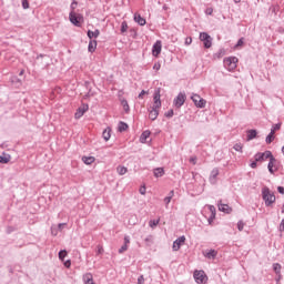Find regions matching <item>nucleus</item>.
I'll return each mask as SVG.
<instances>
[{
	"mask_svg": "<svg viewBox=\"0 0 284 284\" xmlns=\"http://www.w3.org/2000/svg\"><path fill=\"white\" fill-rule=\"evenodd\" d=\"M262 199L266 207H272V205L276 203V195H274V192H272V190H270L267 186L262 189Z\"/></svg>",
	"mask_w": 284,
	"mask_h": 284,
	"instance_id": "1",
	"label": "nucleus"
},
{
	"mask_svg": "<svg viewBox=\"0 0 284 284\" xmlns=\"http://www.w3.org/2000/svg\"><path fill=\"white\" fill-rule=\"evenodd\" d=\"M239 63V58L236 57H229L224 59V67L229 70H236V64Z\"/></svg>",
	"mask_w": 284,
	"mask_h": 284,
	"instance_id": "2",
	"label": "nucleus"
},
{
	"mask_svg": "<svg viewBox=\"0 0 284 284\" xmlns=\"http://www.w3.org/2000/svg\"><path fill=\"white\" fill-rule=\"evenodd\" d=\"M200 41H202L204 48L206 50H210L212 48V36H210L207 32H201L200 33Z\"/></svg>",
	"mask_w": 284,
	"mask_h": 284,
	"instance_id": "3",
	"label": "nucleus"
},
{
	"mask_svg": "<svg viewBox=\"0 0 284 284\" xmlns=\"http://www.w3.org/2000/svg\"><path fill=\"white\" fill-rule=\"evenodd\" d=\"M191 100L193 101L195 108H200L203 109L205 108V105H207V101L203 98H201V95L193 93L191 95Z\"/></svg>",
	"mask_w": 284,
	"mask_h": 284,
	"instance_id": "4",
	"label": "nucleus"
},
{
	"mask_svg": "<svg viewBox=\"0 0 284 284\" xmlns=\"http://www.w3.org/2000/svg\"><path fill=\"white\" fill-rule=\"evenodd\" d=\"M69 21L77 28H81V21H83V16L77 14L74 11L69 13Z\"/></svg>",
	"mask_w": 284,
	"mask_h": 284,
	"instance_id": "5",
	"label": "nucleus"
},
{
	"mask_svg": "<svg viewBox=\"0 0 284 284\" xmlns=\"http://www.w3.org/2000/svg\"><path fill=\"white\" fill-rule=\"evenodd\" d=\"M187 99V97L185 95V92H180L176 98L173 100V104L175 105V108L180 109L183 108V105L185 104V100Z\"/></svg>",
	"mask_w": 284,
	"mask_h": 284,
	"instance_id": "6",
	"label": "nucleus"
},
{
	"mask_svg": "<svg viewBox=\"0 0 284 284\" xmlns=\"http://www.w3.org/2000/svg\"><path fill=\"white\" fill-rule=\"evenodd\" d=\"M184 244H185V235L178 237L173 242V246H172L173 252H179L181 250V246Z\"/></svg>",
	"mask_w": 284,
	"mask_h": 284,
	"instance_id": "7",
	"label": "nucleus"
},
{
	"mask_svg": "<svg viewBox=\"0 0 284 284\" xmlns=\"http://www.w3.org/2000/svg\"><path fill=\"white\" fill-rule=\"evenodd\" d=\"M193 276L195 278V282L199 283V284H203L205 283L207 276H205V272L203 271H195L193 273Z\"/></svg>",
	"mask_w": 284,
	"mask_h": 284,
	"instance_id": "8",
	"label": "nucleus"
},
{
	"mask_svg": "<svg viewBox=\"0 0 284 284\" xmlns=\"http://www.w3.org/2000/svg\"><path fill=\"white\" fill-rule=\"evenodd\" d=\"M153 101V108H161V89L154 91Z\"/></svg>",
	"mask_w": 284,
	"mask_h": 284,
	"instance_id": "9",
	"label": "nucleus"
},
{
	"mask_svg": "<svg viewBox=\"0 0 284 284\" xmlns=\"http://www.w3.org/2000/svg\"><path fill=\"white\" fill-rule=\"evenodd\" d=\"M88 110H90V106L88 104H82L75 112V119H81V116H83Z\"/></svg>",
	"mask_w": 284,
	"mask_h": 284,
	"instance_id": "10",
	"label": "nucleus"
},
{
	"mask_svg": "<svg viewBox=\"0 0 284 284\" xmlns=\"http://www.w3.org/2000/svg\"><path fill=\"white\" fill-rule=\"evenodd\" d=\"M163 45L161 44V41L158 40L153 47H152V54L153 57H159V54H161V50H162Z\"/></svg>",
	"mask_w": 284,
	"mask_h": 284,
	"instance_id": "11",
	"label": "nucleus"
},
{
	"mask_svg": "<svg viewBox=\"0 0 284 284\" xmlns=\"http://www.w3.org/2000/svg\"><path fill=\"white\" fill-rule=\"evenodd\" d=\"M159 110H161V108L152 106L151 110L149 109V119L151 121H156L159 118Z\"/></svg>",
	"mask_w": 284,
	"mask_h": 284,
	"instance_id": "12",
	"label": "nucleus"
},
{
	"mask_svg": "<svg viewBox=\"0 0 284 284\" xmlns=\"http://www.w3.org/2000/svg\"><path fill=\"white\" fill-rule=\"evenodd\" d=\"M219 252L214 248H211L204 253L205 258H209L210 261H214L216 258Z\"/></svg>",
	"mask_w": 284,
	"mask_h": 284,
	"instance_id": "13",
	"label": "nucleus"
},
{
	"mask_svg": "<svg viewBox=\"0 0 284 284\" xmlns=\"http://www.w3.org/2000/svg\"><path fill=\"white\" fill-rule=\"evenodd\" d=\"M216 176H219V168H214L211 171V175H210V183L212 185H216Z\"/></svg>",
	"mask_w": 284,
	"mask_h": 284,
	"instance_id": "14",
	"label": "nucleus"
},
{
	"mask_svg": "<svg viewBox=\"0 0 284 284\" xmlns=\"http://www.w3.org/2000/svg\"><path fill=\"white\" fill-rule=\"evenodd\" d=\"M99 34H101V31L99 29H95L94 31L88 30L87 37L92 40V39H99Z\"/></svg>",
	"mask_w": 284,
	"mask_h": 284,
	"instance_id": "15",
	"label": "nucleus"
},
{
	"mask_svg": "<svg viewBox=\"0 0 284 284\" xmlns=\"http://www.w3.org/2000/svg\"><path fill=\"white\" fill-rule=\"evenodd\" d=\"M247 141H254L256 139L258 132L255 129H251L246 132Z\"/></svg>",
	"mask_w": 284,
	"mask_h": 284,
	"instance_id": "16",
	"label": "nucleus"
},
{
	"mask_svg": "<svg viewBox=\"0 0 284 284\" xmlns=\"http://www.w3.org/2000/svg\"><path fill=\"white\" fill-rule=\"evenodd\" d=\"M150 130H145L142 132V134L140 135V143H146L148 139H150Z\"/></svg>",
	"mask_w": 284,
	"mask_h": 284,
	"instance_id": "17",
	"label": "nucleus"
},
{
	"mask_svg": "<svg viewBox=\"0 0 284 284\" xmlns=\"http://www.w3.org/2000/svg\"><path fill=\"white\" fill-rule=\"evenodd\" d=\"M82 281L84 284H90L94 281V277L92 276V273H87L82 276Z\"/></svg>",
	"mask_w": 284,
	"mask_h": 284,
	"instance_id": "18",
	"label": "nucleus"
},
{
	"mask_svg": "<svg viewBox=\"0 0 284 284\" xmlns=\"http://www.w3.org/2000/svg\"><path fill=\"white\" fill-rule=\"evenodd\" d=\"M94 161H97L94 156H82V163H84L85 165H92Z\"/></svg>",
	"mask_w": 284,
	"mask_h": 284,
	"instance_id": "19",
	"label": "nucleus"
},
{
	"mask_svg": "<svg viewBox=\"0 0 284 284\" xmlns=\"http://www.w3.org/2000/svg\"><path fill=\"white\" fill-rule=\"evenodd\" d=\"M219 210L225 214H230L232 212V207H230L227 204H219Z\"/></svg>",
	"mask_w": 284,
	"mask_h": 284,
	"instance_id": "20",
	"label": "nucleus"
},
{
	"mask_svg": "<svg viewBox=\"0 0 284 284\" xmlns=\"http://www.w3.org/2000/svg\"><path fill=\"white\" fill-rule=\"evenodd\" d=\"M134 21L139 26H145L146 23L145 18L141 17V14H134Z\"/></svg>",
	"mask_w": 284,
	"mask_h": 284,
	"instance_id": "21",
	"label": "nucleus"
},
{
	"mask_svg": "<svg viewBox=\"0 0 284 284\" xmlns=\"http://www.w3.org/2000/svg\"><path fill=\"white\" fill-rule=\"evenodd\" d=\"M274 163H276V158H272L267 164V170L270 174H274Z\"/></svg>",
	"mask_w": 284,
	"mask_h": 284,
	"instance_id": "22",
	"label": "nucleus"
},
{
	"mask_svg": "<svg viewBox=\"0 0 284 284\" xmlns=\"http://www.w3.org/2000/svg\"><path fill=\"white\" fill-rule=\"evenodd\" d=\"M153 174L156 179H160V176H163V174H165V170L163 168H156L154 169Z\"/></svg>",
	"mask_w": 284,
	"mask_h": 284,
	"instance_id": "23",
	"label": "nucleus"
},
{
	"mask_svg": "<svg viewBox=\"0 0 284 284\" xmlns=\"http://www.w3.org/2000/svg\"><path fill=\"white\" fill-rule=\"evenodd\" d=\"M130 128L128 123L120 121L118 124V132H125Z\"/></svg>",
	"mask_w": 284,
	"mask_h": 284,
	"instance_id": "24",
	"label": "nucleus"
},
{
	"mask_svg": "<svg viewBox=\"0 0 284 284\" xmlns=\"http://www.w3.org/2000/svg\"><path fill=\"white\" fill-rule=\"evenodd\" d=\"M210 210H211V216L207 219L209 221V225H212V223H214V219H216V212H214V206L210 205Z\"/></svg>",
	"mask_w": 284,
	"mask_h": 284,
	"instance_id": "25",
	"label": "nucleus"
},
{
	"mask_svg": "<svg viewBox=\"0 0 284 284\" xmlns=\"http://www.w3.org/2000/svg\"><path fill=\"white\" fill-rule=\"evenodd\" d=\"M89 52H95L97 50V40H90L88 45Z\"/></svg>",
	"mask_w": 284,
	"mask_h": 284,
	"instance_id": "26",
	"label": "nucleus"
},
{
	"mask_svg": "<svg viewBox=\"0 0 284 284\" xmlns=\"http://www.w3.org/2000/svg\"><path fill=\"white\" fill-rule=\"evenodd\" d=\"M10 159H11L10 154L2 153V155H0V163H3V164L10 163Z\"/></svg>",
	"mask_w": 284,
	"mask_h": 284,
	"instance_id": "27",
	"label": "nucleus"
},
{
	"mask_svg": "<svg viewBox=\"0 0 284 284\" xmlns=\"http://www.w3.org/2000/svg\"><path fill=\"white\" fill-rule=\"evenodd\" d=\"M254 159H255V161H257V163H260V162L262 163L263 161H266L264 153H261V152H257V153L254 155Z\"/></svg>",
	"mask_w": 284,
	"mask_h": 284,
	"instance_id": "28",
	"label": "nucleus"
},
{
	"mask_svg": "<svg viewBox=\"0 0 284 284\" xmlns=\"http://www.w3.org/2000/svg\"><path fill=\"white\" fill-rule=\"evenodd\" d=\"M110 132H111L110 128L103 131L102 138L104 139V141H110V138L112 136Z\"/></svg>",
	"mask_w": 284,
	"mask_h": 284,
	"instance_id": "29",
	"label": "nucleus"
},
{
	"mask_svg": "<svg viewBox=\"0 0 284 284\" xmlns=\"http://www.w3.org/2000/svg\"><path fill=\"white\" fill-rule=\"evenodd\" d=\"M275 136H274V132H270V134L266 136L265 139V143L267 145H270V143H272L274 141Z\"/></svg>",
	"mask_w": 284,
	"mask_h": 284,
	"instance_id": "30",
	"label": "nucleus"
},
{
	"mask_svg": "<svg viewBox=\"0 0 284 284\" xmlns=\"http://www.w3.org/2000/svg\"><path fill=\"white\" fill-rule=\"evenodd\" d=\"M245 43V38H240L236 42V44L234 45L235 50H239V48L243 47Z\"/></svg>",
	"mask_w": 284,
	"mask_h": 284,
	"instance_id": "31",
	"label": "nucleus"
},
{
	"mask_svg": "<svg viewBox=\"0 0 284 284\" xmlns=\"http://www.w3.org/2000/svg\"><path fill=\"white\" fill-rule=\"evenodd\" d=\"M118 174H120V176H123L124 174H128V168L118 166Z\"/></svg>",
	"mask_w": 284,
	"mask_h": 284,
	"instance_id": "32",
	"label": "nucleus"
},
{
	"mask_svg": "<svg viewBox=\"0 0 284 284\" xmlns=\"http://www.w3.org/2000/svg\"><path fill=\"white\" fill-rule=\"evenodd\" d=\"M281 125L282 123H276V124H273L272 129H271V132H273V134H276V132H278V130H281Z\"/></svg>",
	"mask_w": 284,
	"mask_h": 284,
	"instance_id": "33",
	"label": "nucleus"
},
{
	"mask_svg": "<svg viewBox=\"0 0 284 284\" xmlns=\"http://www.w3.org/2000/svg\"><path fill=\"white\" fill-rule=\"evenodd\" d=\"M58 256H59L60 261H63V260L68 256V251L61 250V251L58 253Z\"/></svg>",
	"mask_w": 284,
	"mask_h": 284,
	"instance_id": "34",
	"label": "nucleus"
},
{
	"mask_svg": "<svg viewBox=\"0 0 284 284\" xmlns=\"http://www.w3.org/2000/svg\"><path fill=\"white\" fill-rule=\"evenodd\" d=\"M264 154V159L267 161V159H270V161H272V159H274V155L272 154V151H265L263 152Z\"/></svg>",
	"mask_w": 284,
	"mask_h": 284,
	"instance_id": "35",
	"label": "nucleus"
},
{
	"mask_svg": "<svg viewBox=\"0 0 284 284\" xmlns=\"http://www.w3.org/2000/svg\"><path fill=\"white\" fill-rule=\"evenodd\" d=\"M273 270L275 274H281V264L278 263L273 264Z\"/></svg>",
	"mask_w": 284,
	"mask_h": 284,
	"instance_id": "36",
	"label": "nucleus"
},
{
	"mask_svg": "<svg viewBox=\"0 0 284 284\" xmlns=\"http://www.w3.org/2000/svg\"><path fill=\"white\" fill-rule=\"evenodd\" d=\"M121 32H122V34L128 32V22L123 21L121 23Z\"/></svg>",
	"mask_w": 284,
	"mask_h": 284,
	"instance_id": "37",
	"label": "nucleus"
},
{
	"mask_svg": "<svg viewBox=\"0 0 284 284\" xmlns=\"http://www.w3.org/2000/svg\"><path fill=\"white\" fill-rule=\"evenodd\" d=\"M233 149L235 152H243V145L241 143H236Z\"/></svg>",
	"mask_w": 284,
	"mask_h": 284,
	"instance_id": "38",
	"label": "nucleus"
},
{
	"mask_svg": "<svg viewBox=\"0 0 284 284\" xmlns=\"http://www.w3.org/2000/svg\"><path fill=\"white\" fill-rule=\"evenodd\" d=\"M164 116H166V119H172V116H174V110L170 109L164 113Z\"/></svg>",
	"mask_w": 284,
	"mask_h": 284,
	"instance_id": "39",
	"label": "nucleus"
},
{
	"mask_svg": "<svg viewBox=\"0 0 284 284\" xmlns=\"http://www.w3.org/2000/svg\"><path fill=\"white\" fill-rule=\"evenodd\" d=\"M123 110L124 112H130V104H128V101H122Z\"/></svg>",
	"mask_w": 284,
	"mask_h": 284,
	"instance_id": "40",
	"label": "nucleus"
},
{
	"mask_svg": "<svg viewBox=\"0 0 284 284\" xmlns=\"http://www.w3.org/2000/svg\"><path fill=\"white\" fill-rule=\"evenodd\" d=\"M243 227H245V223L240 220V221L237 222V230H239V232H243Z\"/></svg>",
	"mask_w": 284,
	"mask_h": 284,
	"instance_id": "41",
	"label": "nucleus"
},
{
	"mask_svg": "<svg viewBox=\"0 0 284 284\" xmlns=\"http://www.w3.org/2000/svg\"><path fill=\"white\" fill-rule=\"evenodd\" d=\"M77 6H79V2H77V0H73L70 6L71 12H74V10H77Z\"/></svg>",
	"mask_w": 284,
	"mask_h": 284,
	"instance_id": "42",
	"label": "nucleus"
},
{
	"mask_svg": "<svg viewBox=\"0 0 284 284\" xmlns=\"http://www.w3.org/2000/svg\"><path fill=\"white\" fill-rule=\"evenodd\" d=\"M225 54V49H220L217 53H215V57H217V59H221V57H224Z\"/></svg>",
	"mask_w": 284,
	"mask_h": 284,
	"instance_id": "43",
	"label": "nucleus"
},
{
	"mask_svg": "<svg viewBox=\"0 0 284 284\" xmlns=\"http://www.w3.org/2000/svg\"><path fill=\"white\" fill-rule=\"evenodd\" d=\"M149 225H150V227H156V225H159V220H151L149 222Z\"/></svg>",
	"mask_w": 284,
	"mask_h": 284,
	"instance_id": "44",
	"label": "nucleus"
},
{
	"mask_svg": "<svg viewBox=\"0 0 284 284\" xmlns=\"http://www.w3.org/2000/svg\"><path fill=\"white\" fill-rule=\"evenodd\" d=\"M22 8L23 10H28V8H30V2H28V0H22Z\"/></svg>",
	"mask_w": 284,
	"mask_h": 284,
	"instance_id": "45",
	"label": "nucleus"
},
{
	"mask_svg": "<svg viewBox=\"0 0 284 284\" xmlns=\"http://www.w3.org/2000/svg\"><path fill=\"white\" fill-rule=\"evenodd\" d=\"M128 251V245L123 244L120 248H119V254H123V252Z\"/></svg>",
	"mask_w": 284,
	"mask_h": 284,
	"instance_id": "46",
	"label": "nucleus"
},
{
	"mask_svg": "<svg viewBox=\"0 0 284 284\" xmlns=\"http://www.w3.org/2000/svg\"><path fill=\"white\" fill-rule=\"evenodd\" d=\"M84 88H87V90H88L89 92H92V87H91V84H90V81H84Z\"/></svg>",
	"mask_w": 284,
	"mask_h": 284,
	"instance_id": "47",
	"label": "nucleus"
},
{
	"mask_svg": "<svg viewBox=\"0 0 284 284\" xmlns=\"http://www.w3.org/2000/svg\"><path fill=\"white\" fill-rule=\"evenodd\" d=\"M153 70L159 72V70H161V62H155L154 65H153Z\"/></svg>",
	"mask_w": 284,
	"mask_h": 284,
	"instance_id": "48",
	"label": "nucleus"
},
{
	"mask_svg": "<svg viewBox=\"0 0 284 284\" xmlns=\"http://www.w3.org/2000/svg\"><path fill=\"white\" fill-rule=\"evenodd\" d=\"M258 163V161H253L251 164H250V168H252V170H256V168H257V164Z\"/></svg>",
	"mask_w": 284,
	"mask_h": 284,
	"instance_id": "49",
	"label": "nucleus"
},
{
	"mask_svg": "<svg viewBox=\"0 0 284 284\" xmlns=\"http://www.w3.org/2000/svg\"><path fill=\"white\" fill-rule=\"evenodd\" d=\"M143 283H145V277H143V275H140L138 277V284H143Z\"/></svg>",
	"mask_w": 284,
	"mask_h": 284,
	"instance_id": "50",
	"label": "nucleus"
},
{
	"mask_svg": "<svg viewBox=\"0 0 284 284\" xmlns=\"http://www.w3.org/2000/svg\"><path fill=\"white\" fill-rule=\"evenodd\" d=\"M65 225H68L67 223H60V224H58V230L60 231V232H63V229L65 227Z\"/></svg>",
	"mask_w": 284,
	"mask_h": 284,
	"instance_id": "51",
	"label": "nucleus"
},
{
	"mask_svg": "<svg viewBox=\"0 0 284 284\" xmlns=\"http://www.w3.org/2000/svg\"><path fill=\"white\" fill-rule=\"evenodd\" d=\"M145 94H148V91L142 90V91L139 93L138 99H143V97H145Z\"/></svg>",
	"mask_w": 284,
	"mask_h": 284,
	"instance_id": "52",
	"label": "nucleus"
},
{
	"mask_svg": "<svg viewBox=\"0 0 284 284\" xmlns=\"http://www.w3.org/2000/svg\"><path fill=\"white\" fill-rule=\"evenodd\" d=\"M189 162L192 163V165H196V156L190 158Z\"/></svg>",
	"mask_w": 284,
	"mask_h": 284,
	"instance_id": "53",
	"label": "nucleus"
},
{
	"mask_svg": "<svg viewBox=\"0 0 284 284\" xmlns=\"http://www.w3.org/2000/svg\"><path fill=\"white\" fill-rule=\"evenodd\" d=\"M278 230L280 232H284V220L281 221Z\"/></svg>",
	"mask_w": 284,
	"mask_h": 284,
	"instance_id": "54",
	"label": "nucleus"
},
{
	"mask_svg": "<svg viewBox=\"0 0 284 284\" xmlns=\"http://www.w3.org/2000/svg\"><path fill=\"white\" fill-rule=\"evenodd\" d=\"M185 45H192V38H186L185 39Z\"/></svg>",
	"mask_w": 284,
	"mask_h": 284,
	"instance_id": "55",
	"label": "nucleus"
},
{
	"mask_svg": "<svg viewBox=\"0 0 284 284\" xmlns=\"http://www.w3.org/2000/svg\"><path fill=\"white\" fill-rule=\"evenodd\" d=\"M171 201H172V197H168V196L164 197L165 205H170Z\"/></svg>",
	"mask_w": 284,
	"mask_h": 284,
	"instance_id": "56",
	"label": "nucleus"
},
{
	"mask_svg": "<svg viewBox=\"0 0 284 284\" xmlns=\"http://www.w3.org/2000/svg\"><path fill=\"white\" fill-rule=\"evenodd\" d=\"M92 95V91H88V93L83 95V99H90Z\"/></svg>",
	"mask_w": 284,
	"mask_h": 284,
	"instance_id": "57",
	"label": "nucleus"
},
{
	"mask_svg": "<svg viewBox=\"0 0 284 284\" xmlns=\"http://www.w3.org/2000/svg\"><path fill=\"white\" fill-rule=\"evenodd\" d=\"M146 189L145 186L140 187V194L145 195Z\"/></svg>",
	"mask_w": 284,
	"mask_h": 284,
	"instance_id": "58",
	"label": "nucleus"
},
{
	"mask_svg": "<svg viewBox=\"0 0 284 284\" xmlns=\"http://www.w3.org/2000/svg\"><path fill=\"white\" fill-rule=\"evenodd\" d=\"M205 12H206V14L212 16V12H214V9L207 8Z\"/></svg>",
	"mask_w": 284,
	"mask_h": 284,
	"instance_id": "59",
	"label": "nucleus"
},
{
	"mask_svg": "<svg viewBox=\"0 0 284 284\" xmlns=\"http://www.w3.org/2000/svg\"><path fill=\"white\" fill-rule=\"evenodd\" d=\"M277 192H278L280 194H284V186H278V187H277Z\"/></svg>",
	"mask_w": 284,
	"mask_h": 284,
	"instance_id": "60",
	"label": "nucleus"
},
{
	"mask_svg": "<svg viewBox=\"0 0 284 284\" xmlns=\"http://www.w3.org/2000/svg\"><path fill=\"white\" fill-rule=\"evenodd\" d=\"M70 265H72V262L70 260L64 262V267H70Z\"/></svg>",
	"mask_w": 284,
	"mask_h": 284,
	"instance_id": "61",
	"label": "nucleus"
},
{
	"mask_svg": "<svg viewBox=\"0 0 284 284\" xmlns=\"http://www.w3.org/2000/svg\"><path fill=\"white\" fill-rule=\"evenodd\" d=\"M130 243V236H124V245H128Z\"/></svg>",
	"mask_w": 284,
	"mask_h": 284,
	"instance_id": "62",
	"label": "nucleus"
},
{
	"mask_svg": "<svg viewBox=\"0 0 284 284\" xmlns=\"http://www.w3.org/2000/svg\"><path fill=\"white\" fill-rule=\"evenodd\" d=\"M168 197H170V199H173V197H174V190H172V191L169 192Z\"/></svg>",
	"mask_w": 284,
	"mask_h": 284,
	"instance_id": "63",
	"label": "nucleus"
},
{
	"mask_svg": "<svg viewBox=\"0 0 284 284\" xmlns=\"http://www.w3.org/2000/svg\"><path fill=\"white\" fill-rule=\"evenodd\" d=\"M12 232H14V229H12V227H8V230H7V234H12Z\"/></svg>",
	"mask_w": 284,
	"mask_h": 284,
	"instance_id": "64",
	"label": "nucleus"
}]
</instances>
